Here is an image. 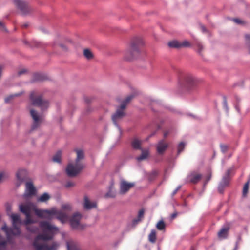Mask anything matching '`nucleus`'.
I'll return each mask as SVG.
<instances>
[{"label":"nucleus","instance_id":"f257e3e1","mask_svg":"<svg viewBox=\"0 0 250 250\" xmlns=\"http://www.w3.org/2000/svg\"><path fill=\"white\" fill-rule=\"evenodd\" d=\"M39 227L42 233L39 234L34 240L33 245L35 249L36 250H57L59 247L58 242H53L48 245L45 243H40V241H47L53 239L59 231L58 227L47 221H40Z\"/></svg>","mask_w":250,"mask_h":250},{"label":"nucleus","instance_id":"f03ea898","mask_svg":"<svg viewBox=\"0 0 250 250\" xmlns=\"http://www.w3.org/2000/svg\"><path fill=\"white\" fill-rule=\"evenodd\" d=\"M10 216L12 219V227L9 228L5 224L1 228L2 230L6 233L7 239L0 235V250H2V248L5 247L7 242H10L13 236H19L21 234L19 225L21 224V220L20 216L17 214H12Z\"/></svg>","mask_w":250,"mask_h":250},{"label":"nucleus","instance_id":"7ed1b4c3","mask_svg":"<svg viewBox=\"0 0 250 250\" xmlns=\"http://www.w3.org/2000/svg\"><path fill=\"white\" fill-rule=\"evenodd\" d=\"M77 157L75 163H69L66 168V172L69 177H75L84 168V166L81 160L84 159V152L82 149H76Z\"/></svg>","mask_w":250,"mask_h":250},{"label":"nucleus","instance_id":"20e7f679","mask_svg":"<svg viewBox=\"0 0 250 250\" xmlns=\"http://www.w3.org/2000/svg\"><path fill=\"white\" fill-rule=\"evenodd\" d=\"M143 45L142 39L136 38L133 39L128 48L125 51L124 59L126 61H131L137 57L140 52L141 47Z\"/></svg>","mask_w":250,"mask_h":250},{"label":"nucleus","instance_id":"39448f33","mask_svg":"<svg viewBox=\"0 0 250 250\" xmlns=\"http://www.w3.org/2000/svg\"><path fill=\"white\" fill-rule=\"evenodd\" d=\"M136 96L135 93H132L127 96L122 102L120 106L116 110V112L112 116V120L114 124L118 126L117 122L121 120L125 115L124 111L127 104Z\"/></svg>","mask_w":250,"mask_h":250},{"label":"nucleus","instance_id":"423d86ee","mask_svg":"<svg viewBox=\"0 0 250 250\" xmlns=\"http://www.w3.org/2000/svg\"><path fill=\"white\" fill-rule=\"evenodd\" d=\"M30 100L32 105L41 107L42 110L47 109L49 106L48 101L43 100L42 96L40 95H37L35 91L31 93Z\"/></svg>","mask_w":250,"mask_h":250},{"label":"nucleus","instance_id":"0eeeda50","mask_svg":"<svg viewBox=\"0 0 250 250\" xmlns=\"http://www.w3.org/2000/svg\"><path fill=\"white\" fill-rule=\"evenodd\" d=\"M83 215L79 212L74 213L70 218V225L73 229L82 231L86 228V225L80 223Z\"/></svg>","mask_w":250,"mask_h":250},{"label":"nucleus","instance_id":"6e6552de","mask_svg":"<svg viewBox=\"0 0 250 250\" xmlns=\"http://www.w3.org/2000/svg\"><path fill=\"white\" fill-rule=\"evenodd\" d=\"M14 3L22 14L26 15L32 11L28 3L23 0H14Z\"/></svg>","mask_w":250,"mask_h":250},{"label":"nucleus","instance_id":"1a4fd4ad","mask_svg":"<svg viewBox=\"0 0 250 250\" xmlns=\"http://www.w3.org/2000/svg\"><path fill=\"white\" fill-rule=\"evenodd\" d=\"M53 209H39L37 208L36 206H34L33 211H34L35 214L41 218H44L47 219H51L53 215Z\"/></svg>","mask_w":250,"mask_h":250},{"label":"nucleus","instance_id":"9d476101","mask_svg":"<svg viewBox=\"0 0 250 250\" xmlns=\"http://www.w3.org/2000/svg\"><path fill=\"white\" fill-rule=\"evenodd\" d=\"M134 186L135 184L134 183L128 182L126 181L122 180L120 183L119 193L122 195L125 194Z\"/></svg>","mask_w":250,"mask_h":250},{"label":"nucleus","instance_id":"9b49d317","mask_svg":"<svg viewBox=\"0 0 250 250\" xmlns=\"http://www.w3.org/2000/svg\"><path fill=\"white\" fill-rule=\"evenodd\" d=\"M27 171L25 169H19L16 173V186H20L27 178Z\"/></svg>","mask_w":250,"mask_h":250},{"label":"nucleus","instance_id":"f8f14e48","mask_svg":"<svg viewBox=\"0 0 250 250\" xmlns=\"http://www.w3.org/2000/svg\"><path fill=\"white\" fill-rule=\"evenodd\" d=\"M30 113L33 120V123L32 125V130H35L40 126L41 122V119L37 112L35 110L31 109L30 110Z\"/></svg>","mask_w":250,"mask_h":250},{"label":"nucleus","instance_id":"ddd939ff","mask_svg":"<svg viewBox=\"0 0 250 250\" xmlns=\"http://www.w3.org/2000/svg\"><path fill=\"white\" fill-rule=\"evenodd\" d=\"M231 170L228 169L225 175L223 177L222 180L218 186V190L219 192L222 193L224 188L229 184L230 180L229 174Z\"/></svg>","mask_w":250,"mask_h":250},{"label":"nucleus","instance_id":"4468645a","mask_svg":"<svg viewBox=\"0 0 250 250\" xmlns=\"http://www.w3.org/2000/svg\"><path fill=\"white\" fill-rule=\"evenodd\" d=\"M53 215H55L56 218L62 223L66 222L68 219V214L62 210H57L54 209Z\"/></svg>","mask_w":250,"mask_h":250},{"label":"nucleus","instance_id":"2eb2a0df","mask_svg":"<svg viewBox=\"0 0 250 250\" xmlns=\"http://www.w3.org/2000/svg\"><path fill=\"white\" fill-rule=\"evenodd\" d=\"M167 45L170 48H179L183 47L189 46L190 45V43L187 41H184L182 42H180L176 40H173L169 42Z\"/></svg>","mask_w":250,"mask_h":250},{"label":"nucleus","instance_id":"dca6fc26","mask_svg":"<svg viewBox=\"0 0 250 250\" xmlns=\"http://www.w3.org/2000/svg\"><path fill=\"white\" fill-rule=\"evenodd\" d=\"M83 206L85 209L90 210L97 207L96 202H91L87 196H84L83 198Z\"/></svg>","mask_w":250,"mask_h":250},{"label":"nucleus","instance_id":"f3484780","mask_svg":"<svg viewBox=\"0 0 250 250\" xmlns=\"http://www.w3.org/2000/svg\"><path fill=\"white\" fill-rule=\"evenodd\" d=\"M34 205L30 204L26 205L21 204L19 205L20 211L25 215L31 214V210H33Z\"/></svg>","mask_w":250,"mask_h":250},{"label":"nucleus","instance_id":"a211bd4d","mask_svg":"<svg viewBox=\"0 0 250 250\" xmlns=\"http://www.w3.org/2000/svg\"><path fill=\"white\" fill-rule=\"evenodd\" d=\"M168 147V144L164 140L160 141L156 145L157 151L159 154H163Z\"/></svg>","mask_w":250,"mask_h":250},{"label":"nucleus","instance_id":"6ab92c4d","mask_svg":"<svg viewBox=\"0 0 250 250\" xmlns=\"http://www.w3.org/2000/svg\"><path fill=\"white\" fill-rule=\"evenodd\" d=\"M188 178L190 183L196 184L202 178V175L193 172L188 175Z\"/></svg>","mask_w":250,"mask_h":250},{"label":"nucleus","instance_id":"aec40b11","mask_svg":"<svg viewBox=\"0 0 250 250\" xmlns=\"http://www.w3.org/2000/svg\"><path fill=\"white\" fill-rule=\"evenodd\" d=\"M26 192L28 196H32L35 194L36 190L32 183H26Z\"/></svg>","mask_w":250,"mask_h":250},{"label":"nucleus","instance_id":"412c9836","mask_svg":"<svg viewBox=\"0 0 250 250\" xmlns=\"http://www.w3.org/2000/svg\"><path fill=\"white\" fill-rule=\"evenodd\" d=\"M140 150L142 152L141 154L136 158V160L139 162L147 159L149 155V151L148 149H142Z\"/></svg>","mask_w":250,"mask_h":250},{"label":"nucleus","instance_id":"4be33fe9","mask_svg":"<svg viewBox=\"0 0 250 250\" xmlns=\"http://www.w3.org/2000/svg\"><path fill=\"white\" fill-rule=\"evenodd\" d=\"M142 143V141L135 138L133 139L131 142V146L133 149H137V150H141L143 149L141 147V145Z\"/></svg>","mask_w":250,"mask_h":250},{"label":"nucleus","instance_id":"5701e85b","mask_svg":"<svg viewBox=\"0 0 250 250\" xmlns=\"http://www.w3.org/2000/svg\"><path fill=\"white\" fill-rule=\"evenodd\" d=\"M185 82L190 85H194L197 82V80L192 75H188L185 78Z\"/></svg>","mask_w":250,"mask_h":250},{"label":"nucleus","instance_id":"b1692460","mask_svg":"<svg viewBox=\"0 0 250 250\" xmlns=\"http://www.w3.org/2000/svg\"><path fill=\"white\" fill-rule=\"evenodd\" d=\"M68 250H80L79 246L73 241H69L67 243Z\"/></svg>","mask_w":250,"mask_h":250},{"label":"nucleus","instance_id":"393cba45","mask_svg":"<svg viewBox=\"0 0 250 250\" xmlns=\"http://www.w3.org/2000/svg\"><path fill=\"white\" fill-rule=\"evenodd\" d=\"M62 160V152L58 151L52 157V161L55 163H61Z\"/></svg>","mask_w":250,"mask_h":250},{"label":"nucleus","instance_id":"a878e982","mask_svg":"<svg viewBox=\"0 0 250 250\" xmlns=\"http://www.w3.org/2000/svg\"><path fill=\"white\" fill-rule=\"evenodd\" d=\"M157 239L156 231L154 229L151 230L150 234L148 235V240L152 243L156 242Z\"/></svg>","mask_w":250,"mask_h":250},{"label":"nucleus","instance_id":"bb28decb","mask_svg":"<svg viewBox=\"0 0 250 250\" xmlns=\"http://www.w3.org/2000/svg\"><path fill=\"white\" fill-rule=\"evenodd\" d=\"M166 226V224L163 220L159 221L156 225V227L157 229L160 231H165Z\"/></svg>","mask_w":250,"mask_h":250},{"label":"nucleus","instance_id":"cd10ccee","mask_svg":"<svg viewBox=\"0 0 250 250\" xmlns=\"http://www.w3.org/2000/svg\"><path fill=\"white\" fill-rule=\"evenodd\" d=\"M45 76L41 73H35L33 77V82L41 81L45 79Z\"/></svg>","mask_w":250,"mask_h":250},{"label":"nucleus","instance_id":"c85d7f7f","mask_svg":"<svg viewBox=\"0 0 250 250\" xmlns=\"http://www.w3.org/2000/svg\"><path fill=\"white\" fill-rule=\"evenodd\" d=\"M229 230V228H222L218 232V236L219 238H225L227 237V233Z\"/></svg>","mask_w":250,"mask_h":250},{"label":"nucleus","instance_id":"c756f323","mask_svg":"<svg viewBox=\"0 0 250 250\" xmlns=\"http://www.w3.org/2000/svg\"><path fill=\"white\" fill-rule=\"evenodd\" d=\"M83 55L84 57L89 60L93 57V55L92 52L88 49H85L83 50Z\"/></svg>","mask_w":250,"mask_h":250},{"label":"nucleus","instance_id":"7c9ffc66","mask_svg":"<svg viewBox=\"0 0 250 250\" xmlns=\"http://www.w3.org/2000/svg\"><path fill=\"white\" fill-rule=\"evenodd\" d=\"M49 199V195L47 193H44L40 197V198L38 199V201L39 202H44L47 201Z\"/></svg>","mask_w":250,"mask_h":250},{"label":"nucleus","instance_id":"2f4dec72","mask_svg":"<svg viewBox=\"0 0 250 250\" xmlns=\"http://www.w3.org/2000/svg\"><path fill=\"white\" fill-rule=\"evenodd\" d=\"M26 219L24 221V224L26 225L35 223L36 221H34L31 217V214L25 215Z\"/></svg>","mask_w":250,"mask_h":250},{"label":"nucleus","instance_id":"473e14b6","mask_svg":"<svg viewBox=\"0 0 250 250\" xmlns=\"http://www.w3.org/2000/svg\"><path fill=\"white\" fill-rule=\"evenodd\" d=\"M26 229L32 233H37L39 230V229L37 227L33 226H28Z\"/></svg>","mask_w":250,"mask_h":250},{"label":"nucleus","instance_id":"72a5a7b5","mask_svg":"<svg viewBox=\"0 0 250 250\" xmlns=\"http://www.w3.org/2000/svg\"><path fill=\"white\" fill-rule=\"evenodd\" d=\"M72 206L69 204H63L62 206V209L63 210L62 211H70L72 210Z\"/></svg>","mask_w":250,"mask_h":250},{"label":"nucleus","instance_id":"f704fd0d","mask_svg":"<svg viewBox=\"0 0 250 250\" xmlns=\"http://www.w3.org/2000/svg\"><path fill=\"white\" fill-rule=\"evenodd\" d=\"M8 177V174L5 172L0 173V184Z\"/></svg>","mask_w":250,"mask_h":250},{"label":"nucleus","instance_id":"c9c22d12","mask_svg":"<svg viewBox=\"0 0 250 250\" xmlns=\"http://www.w3.org/2000/svg\"><path fill=\"white\" fill-rule=\"evenodd\" d=\"M19 93L11 94L5 98V103H9L10 102L11 100L13 99L14 97L19 96Z\"/></svg>","mask_w":250,"mask_h":250},{"label":"nucleus","instance_id":"e433bc0d","mask_svg":"<svg viewBox=\"0 0 250 250\" xmlns=\"http://www.w3.org/2000/svg\"><path fill=\"white\" fill-rule=\"evenodd\" d=\"M249 181L245 183L243 189V195L246 196L248 192Z\"/></svg>","mask_w":250,"mask_h":250},{"label":"nucleus","instance_id":"4c0bfd02","mask_svg":"<svg viewBox=\"0 0 250 250\" xmlns=\"http://www.w3.org/2000/svg\"><path fill=\"white\" fill-rule=\"evenodd\" d=\"M185 144L183 142L179 143L178 146V153L180 154L184 149Z\"/></svg>","mask_w":250,"mask_h":250},{"label":"nucleus","instance_id":"58836bf2","mask_svg":"<svg viewBox=\"0 0 250 250\" xmlns=\"http://www.w3.org/2000/svg\"><path fill=\"white\" fill-rule=\"evenodd\" d=\"M144 210L143 209H141L139 211L138 214L137 216V218L140 219L141 221L144 218Z\"/></svg>","mask_w":250,"mask_h":250},{"label":"nucleus","instance_id":"ea45409f","mask_svg":"<svg viewBox=\"0 0 250 250\" xmlns=\"http://www.w3.org/2000/svg\"><path fill=\"white\" fill-rule=\"evenodd\" d=\"M158 174V172L156 170L152 171L150 174L149 178L150 180H153Z\"/></svg>","mask_w":250,"mask_h":250},{"label":"nucleus","instance_id":"a19ab883","mask_svg":"<svg viewBox=\"0 0 250 250\" xmlns=\"http://www.w3.org/2000/svg\"><path fill=\"white\" fill-rule=\"evenodd\" d=\"M75 186V183L72 181H68L65 184V187L67 188H70L73 187Z\"/></svg>","mask_w":250,"mask_h":250},{"label":"nucleus","instance_id":"79ce46f5","mask_svg":"<svg viewBox=\"0 0 250 250\" xmlns=\"http://www.w3.org/2000/svg\"><path fill=\"white\" fill-rule=\"evenodd\" d=\"M220 148H221V151L223 153L226 152L227 151V149H228L227 146H226L225 145H224V144H221L220 145Z\"/></svg>","mask_w":250,"mask_h":250},{"label":"nucleus","instance_id":"37998d69","mask_svg":"<svg viewBox=\"0 0 250 250\" xmlns=\"http://www.w3.org/2000/svg\"><path fill=\"white\" fill-rule=\"evenodd\" d=\"M0 30H1L2 31H7V29L6 28V27L2 22L0 21Z\"/></svg>","mask_w":250,"mask_h":250},{"label":"nucleus","instance_id":"c03bdc74","mask_svg":"<svg viewBox=\"0 0 250 250\" xmlns=\"http://www.w3.org/2000/svg\"><path fill=\"white\" fill-rule=\"evenodd\" d=\"M141 221L140 219H139L138 218L134 219L132 220V226H135Z\"/></svg>","mask_w":250,"mask_h":250},{"label":"nucleus","instance_id":"a18cd8bd","mask_svg":"<svg viewBox=\"0 0 250 250\" xmlns=\"http://www.w3.org/2000/svg\"><path fill=\"white\" fill-rule=\"evenodd\" d=\"M105 196L106 197L114 198L115 197V194L110 191L106 194Z\"/></svg>","mask_w":250,"mask_h":250},{"label":"nucleus","instance_id":"49530a36","mask_svg":"<svg viewBox=\"0 0 250 250\" xmlns=\"http://www.w3.org/2000/svg\"><path fill=\"white\" fill-rule=\"evenodd\" d=\"M211 177V173H209L208 174V175L206 177V181L205 182V185L207 184L208 183V182L210 180Z\"/></svg>","mask_w":250,"mask_h":250},{"label":"nucleus","instance_id":"de8ad7c7","mask_svg":"<svg viewBox=\"0 0 250 250\" xmlns=\"http://www.w3.org/2000/svg\"><path fill=\"white\" fill-rule=\"evenodd\" d=\"M197 47H198V53L200 54H201V52H202V50H203V46L201 44H198L197 45Z\"/></svg>","mask_w":250,"mask_h":250},{"label":"nucleus","instance_id":"09e8293b","mask_svg":"<svg viewBox=\"0 0 250 250\" xmlns=\"http://www.w3.org/2000/svg\"><path fill=\"white\" fill-rule=\"evenodd\" d=\"M6 210L7 212H11L12 210V207L11 205L10 204H6Z\"/></svg>","mask_w":250,"mask_h":250},{"label":"nucleus","instance_id":"8fccbe9b","mask_svg":"<svg viewBox=\"0 0 250 250\" xmlns=\"http://www.w3.org/2000/svg\"><path fill=\"white\" fill-rule=\"evenodd\" d=\"M26 72V70L24 69L21 70L18 72V75H21V74H24Z\"/></svg>","mask_w":250,"mask_h":250},{"label":"nucleus","instance_id":"3c124183","mask_svg":"<svg viewBox=\"0 0 250 250\" xmlns=\"http://www.w3.org/2000/svg\"><path fill=\"white\" fill-rule=\"evenodd\" d=\"M177 213L176 212L173 213V214H171V218L172 219H174L177 216Z\"/></svg>","mask_w":250,"mask_h":250},{"label":"nucleus","instance_id":"603ef678","mask_svg":"<svg viewBox=\"0 0 250 250\" xmlns=\"http://www.w3.org/2000/svg\"><path fill=\"white\" fill-rule=\"evenodd\" d=\"M201 30H202L203 32H206V27L204 26L201 25Z\"/></svg>","mask_w":250,"mask_h":250},{"label":"nucleus","instance_id":"864d4df0","mask_svg":"<svg viewBox=\"0 0 250 250\" xmlns=\"http://www.w3.org/2000/svg\"><path fill=\"white\" fill-rule=\"evenodd\" d=\"M238 247H239V244H238V242H236V244H235V248L233 250H237L238 249Z\"/></svg>","mask_w":250,"mask_h":250},{"label":"nucleus","instance_id":"5fc2aeb1","mask_svg":"<svg viewBox=\"0 0 250 250\" xmlns=\"http://www.w3.org/2000/svg\"><path fill=\"white\" fill-rule=\"evenodd\" d=\"M234 21L235 22L237 23H241V21H240V20H239V19H235L234 20Z\"/></svg>","mask_w":250,"mask_h":250},{"label":"nucleus","instance_id":"6e6d98bb","mask_svg":"<svg viewBox=\"0 0 250 250\" xmlns=\"http://www.w3.org/2000/svg\"><path fill=\"white\" fill-rule=\"evenodd\" d=\"M62 49H66V47L65 45L62 44H60L59 45Z\"/></svg>","mask_w":250,"mask_h":250},{"label":"nucleus","instance_id":"4d7b16f0","mask_svg":"<svg viewBox=\"0 0 250 250\" xmlns=\"http://www.w3.org/2000/svg\"><path fill=\"white\" fill-rule=\"evenodd\" d=\"M180 188V187H179L177 189H176L173 193V194L174 195L175 194H176V193L177 192V191L179 189V188Z\"/></svg>","mask_w":250,"mask_h":250},{"label":"nucleus","instance_id":"13d9d810","mask_svg":"<svg viewBox=\"0 0 250 250\" xmlns=\"http://www.w3.org/2000/svg\"><path fill=\"white\" fill-rule=\"evenodd\" d=\"M29 26V24L28 23H25L24 24L22 25V27H24V28H27L28 26Z\"/></svg>","mask_w":250,"mask_h":250},{"label":"nucleus","instance_id":"bf43d9fd","mask_svg":"<svg viewBox=\"0 0 250 250\" xmlns=\"http://www.w3.org/2000/svg\"><path fill=\"white\" fill-rule=\"evenodd\" d=\"M167 134H168V133H167V132H165V133H164V137H166L167 136Z\"/></svg>","mask_w":250,"mask_h":250},{"label":"nucleus","instance_id":"052dcab7","mask_svg":"<svg viewBox=\"0 0 250 250\" xmlns=\"http://www.w3.org/2000/svg\"><path fill=\"white\" fill-rule=\"evenodd\" d=\"M224 104L226 105L227 104V101L226 100L224 101Z\"/></svg>","mask_w":250,"mask_h":250},{"label":"nucleus","instance_id":"680f3d73","mask_svg":"<svg viewBox=\"0 0 250 250\" xmlns=\"http://www.w3.org/2000/svg\"><path fill=\"white\" fill-rule=\"evenodd\" d=\"M85 101H86L87 103L89 102V101L88 100V99H87V98L85 99Z\"/></svg>","mask_w":250,"mask_h":250}]
</instances>
